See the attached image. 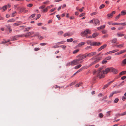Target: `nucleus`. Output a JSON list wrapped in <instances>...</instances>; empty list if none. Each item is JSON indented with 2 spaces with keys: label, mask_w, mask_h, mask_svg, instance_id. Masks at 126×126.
I'll return each mask as SVG.
<instances>
[{
  "label": "nucleus",
  "mask_w": 126,
  "mask_h": 126,
  "mask_svg": "<svg viewBox=\"0 0 126 126\" xmlns=\"http://www.w3.org/2000/svg\"><path fill=\"white\" fill-rule=\"evenodd\" d=\"M91 33V31L88 29H87L81 32L80 35L82 37H84L86 36L87 34H90Z\"/></svg>",
  "instance_id": "obj_4"
},
{
  "label": "nucleus",
  "mask_w": 126,
  "mask_h": 126,
  "mask_svg": "<svg viewBox=\"0 0 126 126\" xmlns=\"http://www.w3.org/2000/svg\"><path fill=\"white\" fill-rule=\"evenodd\" d=\"M120 25H122L123 26L126 25V22H124L123 23H120Z\"/></svg>",
  "instance_id": "obj_64"
},
{
  "label": "nucleus",
  "mask_w": 126,
  "mask_h": 126,
  "mask_svg": "<svg viewBox=\"0 0 126 126\" xmlns=\"http://www.w3.org/2000/svg\"><path fill=\"white\" fill-rule=\"evenodd\" d=\"M107 45L106 44L102 46L98 49L97 50L98 51H101L102 49H103L107 47Z\"/></svg>",
  "instance_id": "obj_15"
},
{
  "label": "nucleus",
  "mask_w": 126,
  "mask_h": 126,
  "mask_svg": "<svg viewBox=\"0 0 126 126\" xmlns=\"http://www.w3.org/2000/svg\"><path fill=\"white\" fill-rule=\"evenodd\" d=\"M117 41V39L116 38H114L113 39V40L110 41L112 43H115Z\"/></svg>",
  "instance_id": "obj_25"
},
{
  "label": "nucleus",
  "mask_w": 126,
  "mask_h": 126,
  "mask_svg": "<svg viewBox=\"0 0 126 126\" xmlns=\"http://www.w3.org/2000/svg\"><path fill=\"white\" fill-rule=\"evenodd\" d=\"M15 20L13 19L12 18L8 20L7 21V22L9 23V22H14L15 21Z\"/></svg>",
  "instance_id": "obj_20"
},
{
  "label": "nucleus",
  "mask_w": 126,
  "mask_h": 126,
  "mask_svg": "<svg viewBox=\"0 0 126 126\" xmlns=\"http://www.w3.org/2000/svg\"><path fill=\"white\" fill-rule=\"evenodd\" d=\"M31 28L30 27H28L27 28H25L26 30V31H28L29 30H30Z\"/></svg>",
  "instance_id": "obj_62"
},
{
  "label": "nucleus",
  "mask_w": 126,
  "mask_h": 126,
  "mask_svg": "<svg viewBox=\"0 0 126 126\" xmlns=\"http://www.w3.org/2000/svg\"><path fill=\"white\" fill-rule=\"evenodd\" d=\"M96 54V53L95 52H92L89 53L87 54H85L86 58L87 57H91L95 55Z\"/></svg>",
  "instance_id": "obj_7"
},
{
  "label": "nucleus",
  "mask_w": 126,
  "mask_h": 126,
  "mask_svg": "<svg viewBox=\"0 0 126 126\" xmlns=\"http://www.w3.org/2000/svg\"><path fill=\"white\" fill-rule=\"evenodd\" d=\"M76 57L79 58L78 59H76L73 61L70 62L66 64L67 66H69L70 65H74L82 63L83 61H81L83 59L86 58V56L85 55H79L77 56Z\"/></svg>",
  "instance_id": "obj_1"
},
{
  "label": "nucleus",
  "mask_w": 126,
  "mask_h": 126,
  "mask_svg": "<svg viewBox=\"0 0 126 126\" xmlns=\"http://www.w3.org/2000/svg\"><path fill=\"white\" fill-rule=\"evenodd\" d=\"M9 42V41H5V42L4 41H2V42H0V44H5Z\"/></svg>",
  "instance_id": "obj_40"
},
{
  "label": "nucleus",
  "mask_w": 126,
  "mask_h": 126,
  "mask_svg": "<svg viewBox=\"0 0 126 126\" xmlns=\"http://www.w3.org/2000/svg\"><path fill=\"white\" fill-rule=\"evenodd\" d=\"M83 69L84 68L83 67H82L80 69L78 70L76 72V73H79V72L81 71L82 70H83Z\"/></svg>",
  "instance_id": "obj_36"
},
{
  "label": "nucleus",
  "mask_w": 126,
  "mask_h": 126,
  "mask_svg": "<svg viewBox=\"0 0 126 126\" xmlns=\"http://www.w3.org/2000/svg\"><path fill=\"white\" fill-rule=\"evenodd\" d=\"M111 57L110 56H109L105 58V59L106 60H110L111 59Z\"/></svg>",
  "instance_id": "obj_48"
},
{
  "label": "nucleus",
  "mask_w": 126,
  "mask_h": 126,
  "mask_svg": "<svg viewBox=\"0 0 126 126\" xmlns=\"http://www.w3.org/2000/svg\"><path fill=\"white\" fill-rule=\"evenodd\" d=\"M85 43L84 42H81L78 45V46H82L84 45L85 44Z\"/></svg>",
  "instance_id": "obj_34"
},
{
  "label": "nucleus",
  "mask_w": 126,
  "mask_h": 126,
  "mask_svg": "<svg viewBox=\"0 0 126 126\" xmlns=\"http://www.w3.org/2000/svg\"><path fill=\"white\" fill-rule=\"evenodd\" d=\"M40 45L42 46H44L47 45V43H41L40 44Z\"/></svg>",
  "instance_id": "obj_63"
},
{
  "label": "nucleus",
  "mask_w": 126,
  "mask_h": 126,
  "mask_svg": "<svg viewBox=\"0 0 126 126\" xmlns=\"http://www.w3.org/2000/svg\"><path fill=\"white\" fill-rule=\"evenodd\" d=\"M102 68L99 69L97 71L94 72V74H97V77H99L100 78H103L105 77V75L104 74L103 70H102Z\"/></svg>",
  "instance_id": "obj_2"
},
{
  "label": "nucleus",
  "mask_w": 126,
  "mask_h": 126,
  "mask_svg": "<svg viewBox=\"0 0 126 126\" xmlns=\"http://www.w3.org/2000/svg\"><path fill=\"white\" fill-rule=\"evenodd\" d=\"M92 47L90 46H87L85 48V49L86 50L89 49H90L92 48Z\"/></svg>",
  "instance_id": "obj_33"
},
{
  "label": "nucleus",
  "mask_w": 126,
  "mask_h": 126,
  "mask_svg": "<svg viewBox=\"0 0 126 126\" xmlns=\"http://www.w3.org/2000/svg\"><path fill=\"white\" fill-rule=\"evenodd\" d=\"M98 33H94L92 34V37L93 38H95L98 35Z\"/></svg>",
  "instance_id": "obj_23"
},
{
  "label": "nucleus",
  "mask_w": 126,
  "mask_h": 126,
  "mask_svg": "<svg viewBox=\"0 0 126 126\" xmlns=\"http://www.w3.org/2000/svg\"><path fill=\"white\" fill-rule=\"evenodd\" d=\"M126 114V111L122 113H121V114H119V115H124Z\"/></svg>",
  "instance_id": "obj_49"
},
{
  "label": "nucleus",
  "mask_w": 126,
  "mask_h": 126,
  "mask_svg": "<svg viewBox=\"0 0 126 126\" xmlns=\"http://www.w3.org/2000/svg\"><path fill=\"white\" fill-rule=\"evenodd\" d=\"M107 60L105 59L104 60H103L102 61V64H105L107 63Z\"/></svg>",
  "instance_id": "obj_26"
},
{
  "label": "nucleus",
  "mask_w": 126,
  "mask_h": 126,
  "mask_svg": "<svg viewBox=\"0 0 126 126\" xmlns=\"http://www.w3.org/2000/svg\"><path fill=\"white\" fill-rule=\"evenodd\" d=\"M56 9V8L52 9L50 10V11H49V12L50 13L54 11Z\"/></svg>",
  "instance_id": "obj_50"
},
{
  "label": "nucleus",
  "mask_w": 126,
  "mask_h": 126,
  "mask_svg": "<svg viewBox=\"0 0 126 126\" xmlns=\"http://www.w3.org/2000/svg\"><path fill=\"white\" fill-rule=\"evenodd\" d=\"M115 11H113L110 14H107V16L108 17V18H111L113 14H115Z\"/></svg>",
  "instance_id": "obj_11"
},
{
  "label": "nucleus",
  "mask_w": 126,
  "mask_h": 126,
  "mask_svg": "<svg viewBox=\"0 0 126 126\" xmlns=\"http://www.w3.org/2000/svg\"><path fill=\"white\" fill-rule=\"evenodd\" d=\"M112 25H120V24L119 23H114L112 24Z\"/></svg>",
  "instance_id": "obj_41"
},
{
  "label": "nucleus",
  "mask_w": 126,
  "mask_h": 126,
  "mask_svg": "<svg viewBox=\"0 0 126 126\" xmlns=\"http://www.w3.org/2000/svg\"><path fill=\"white\" fill-rule=\"evenodd\" d=\"M105 6V5L104 4H102L99 7L100 9H101L104 8Z\"/></svg>",
  "instance_id": "obj_37"
},
{
  "label": "nucleus",
  "mask_w": 126,
  "mask_h": 126,
  "mask_svg": "<svg viewBox=\"0 0 126 126\" xmlns=\"http://www.w3.org/2000/svg\"><path fill=\"white\" fill-rule=\"evenodd\" d=\"M120 14L116 16L115 18V20H118L120 17Z\"/></svg>",
  "instance_id": "obj_32"
},
{
  "label": "nucleus",
  "mask_w": 126,
  "mask_h": 126,
  "mask_svg": "<svg viewBox=\"0 0 126 126\" xmlns=\"http://www.w3.org/2000/svg\"><path fill=\"white\" fill-rule=\"evenodd\" d=\"M117 35L118 37H121L124 36L125 34H121L119 33H117Z\"/></svg>",
  "instance_id": "obj_28"
},
{
  "label": "nucleus",
  "mask_w": 126,
  "mask_h": 126,
  "mask_svg": "<svg viewBox=\"0 0 126 126\" xmlns=\"http://www.w3.org/2000/svg\"><path fill=\"white\" fill-rule=\"evenodd\" d=\"M126 74V71H122L120 73V75H122Z\"/></svg>",
  "instance_id": "obj_43"
},
{
  "label": "nucleus",
  "mask_w": 126,
  "mask_h": 126,
  "mask_svg": "<svg viewBox=\"0 0 126 126\" xmlns=\"http://www.w3.org/2000/svg\"><path fill=\"white\" fill-rule=\"evenodd\" d=\"M79 51V49H77L76 50H75L73 52V54H76V53H77V52H78Z\"/></svg>",
  "instance_id": "obj_56"
},
{
  "label": "nucleus",
  "mask_w": 126,
  "mask_h": 126,
  "mask_svg": "<svg viewBox=\"0 0 126 126\" xmlns=\"http://www.w3.org/2000/svg\"><path fill=\"white\" fill-rule=\"evenodd\" d=\"M6 27L9 30V32L10 33L11 32H12V29L11 28V26H10L9 25H6Z\"/></svg>",
  "instance_id": "obj_21"
},
{
  "label": "nucleus",
  "mask_w": 126,
  "mask_h": 126,
  "mask_svg": "<svg viewBox=\"0 0 126 126\" xmlns=\"http://www.w3.org/2000/svg\"><path fill=\"white\" fill-rule=\"evenodd\" d=\"M81 66V64H79L78 65H77L75 67V69H78Z\"/></svg>",
  "instance_id": "obj_24"
},
{
  "label": "nucleus",
  "mask_w": 126,
  "mask_h": 126,
  "mask_svg": "<svg viewBox=\"0 0 126 126\" xmlns=\"http://www.w3.org/2000/svg\"><path fill=\"white\" fill-rule=\"evenodd\" d=\"M26 9V8H21L20 11L19 12V13H21L24 12V10Z\"/></svg>",
  "instance_id": "obj_29"
},
{
  "label": "nucleus",
  "mask_w": 126,
  "mask_h": 126,
  "mask_svg": "<svg viewBox=\"0 0 126 126\" xmlns=\"http://www.w3.org/2000/svg\"><path fill=\"white\" fill-rule=\"evenodd\" d=\"M121 14L122 15H125L126 14V12L124 11H122L121 12Z\"/></svg>",
  "instance_id": "obj_42"
},
{
  "label": "nucleus",
  "mask_w": 126,
  "mask_h": 126,
  "mask_svg": "<svg viewBox=\"0 0 126 126\" xmlns=\"http://www.w3.org/2000/svg\"><path fill=\"white\" fill-rule=\"evenodd\" d=\"M82 83V82H80L79 84L76 85L75 86L77 87H79L81 85Z\"/></svg>",
  "instance_id": "obj_39"
},
{
  "label": "nucleus",
  "mask_w": 126,
  "mask_h": 126,
  "mask_svg": "<svg viewBox=\"0 0 126 126\" xmlns=\"http://www.w3.org/2000/svg\"><path fill=\"white\" fill-rule=\"evenodd\" d=\"M87 43L88 45H90L91 46V45L92 44V43H91V41L90 40H88L86 42Z\"/></svg>",
  "instance_id": "obj_31"
},
{
  "label": "nucleus",
  "mask_w": 126,
  "mask_h": 126,
  "mask_svg": "<svg viewBox=\"0 0 126 126\" xmlns=\"http://www.w3.org/2000/svg\"><path fill=\"white\" fill-rule=\"evenodd\" d=\"M110 71L111 72V67L107 68L105 70H103L104 74H107Z\"/></svg>",
  "instance_id": "obj_12"
},
{
  "label": "nucleus",
  "mask_w": 126,
  "mask_h": 126,
  "mask_svg": "<svg viewBox=\"0 0 126 126\" xmlns=\"http://www.w3.org/2000/svg\"><path fill=\"white\" fill-rule=\"evenodd\" d=\"M33 6V4L30 3L27 5V6L29 7H31Z\"/></svg>",
  "instance_id": "obj_58"
},
{
  "label": "nucleus",
  "mask_w": 126,
  "mask_h": 126,
  "mask_svg": "<svg viewBox=\"0 0 126 126\" xmlns=\"http://www.w3.org/2000/svg\"><path fill=\"white\" fill-rule=\"evenodd\" d=\"M101 44V43L99 42H94L92 43V44L91 45V46H97L100 45Z\"/></svg>",
  "instance_id": "obj_6"
},
{
  "label": "nucleus",
  "mask_w": 126,
  "mask_h": 126,
  "mask_svg": "<svg viewBox=\"0 0 126 126\" xmlns=\"http://www.w3.org/2000/svg\"><path fill=\"white\" fill-rule=\"evenodd\" d=\"M22 22L21 21H19L16 23L14 24L13 25L15 26H17L20 24Z\"/></svg>",
  "instance_id": "obj_19"
},
{
  "label": "nucleus",
  "mask_w": 126,
  "mask_h": 126,
  "mask_svg": "<svg viewBox=\"0 0 126 126\" xmlns=\"http://www.w3.org/2000/svg\"><path fill=\"white\" fill-rule=\"evenodd\" d=\"M16 13V11H14L12 14V17H14L15 16V14Z\"/></svg>",
  "instance_id": "obj_45"
},
{
  "label": "nucleus",
  "mask_w": 126,
  "mask_h": 126,
  "mask_svg": "<svg viewBox=\"0 0 126 126\" xmlns=\"http://www.w3.org/2000/svg\"><path fill=\"white\" fill-rule=\"evenodd\" d=\"M118 50H119L118 49L114 50L112 51H109V52H107V53H106L105 54V55H108V54H111V53H114L118 51Z\"/></svg>",
  "instance_id": "obj_13"
},
{
  "label": "nucleus",
  "mask_w": 126,
  "mask_h": 126,
  "mask_svg": "<svg viewBox=\"0 0 126 126\" xmlns=\"http://www.w3.org/2000/svg\"><path fill=\"white\" fill-rule=\"evenodd\" d=\"M121 64L122 66H124L126 64V58L124 59L122 61Z\"/></svg>",
  "instance_id": "obj_18"
},
{
  "label": "nucleus",
  "mask_w": 126,
  "mask_h": 126,
  "mask_svg": "<svg viewBox=\"0 0 126 126\" xmlns=\"http://www.w3.org/2000/svg\"><path fill=\"white\" fill-rule=\"evenodd\" d=\"M126 99V97L125 96H123L122 97V99L123 101H125Z\"/></svg>",
  "instance_id": "obj_55"
},
{
  "label": "nucleus",
  "mask_w": 126,
  "mask_h": 126,
  "mask_svg": "<svg viewBox=\"0 0 126 126\" xmlns=\"http://www.w3.org/2000/svg\"><path fill=\"white\" fill-rule=\"evenodd\" d=\"M110 111H109L107 112L106 115L107 116H110Z\"/></svg>",
  "instance_id": "obj_51"
},
{
  "label": "nucleus",
  "mask_w": 126,
  "mask_h": 126,
  "mask_svg": "<svg viewBox=\"0 0 126 126\" xmlns=\"http://www.w3.org/2000/svg\"><path fill=\"white\" fill-rule=\"evenodd\" d=\"M24 35H16L14 37H12L11 38V39L12 41H14L17 40V38L23 37Z\"/></svg>",
  "instance_id": "obj_5"
},
{
  "label": "nucleus",
  "mask_w": 126,
  "mask_h": 126,
  "mask_svg": "<svg viewBox=\"0 0 126 126\" xmlns=\"http://www.w3.org/2000/svg\"><path fill=\"white\" fill-rule=\"evenodd\" d=\"M45 5H43L39 7V9L42 10L43 9H44L45 8Z\"/></svg>",
  "instance_id": "obj_46"
},
{
  "label": "nucleus",
  "mask_w": 126,
  "mask_h": 126,
  "mask_svg": "<svg viewBox=\"0 0 126 126\" xmlns=\"http://www.w3.org/2000/svg\"><path fill=\"white\" fill-rule=\"evenodd\" d=\"M114 81V80H113L109 82L107 84L104 86V87L103 88V89H105V88H107L110 84L111 83L113 82Z\"/></svg>",
  "instance_id": "obj_16"
},
{
  "label": "nucleus",
  "mask_w": 126,
  "mask_h": 126,
  "mask_svg": "<svg viewBox=\"0 0 126 126\" xmlns=\"http://www.w3.org/2000/svg\"><path fill=\"white\" fill-rule=\"evenodd\" d=\"M60 47H61L63 49H65L66 48V46L64 45H62L60 46Z\"/></svg>",
  "instance_id": "obj_54"
},
{
  "label": "nucleus",
  "mask_w": 126,
  "mask_h": 126,
  "mask_svg": "<svg viewBox=\"0 0 126 126\" xmlns=\"http://www.w3.org/2000/svg\"><path fill=\"white\" fill-rule=\"evenodd\" d=\"M124 45V44H120L119 45H117L116 46L117 47L121 48V47H123Z\"/></svg>",
  "instance_id": "obj_22"
},
{
  "label": "nucleus",
  "mask_w": 126,
  "mask_h": 126,
  "mask_svg": "<svg viewBox=\"0 0 126 126\" xmlns=\"http://www.w3.org/2000/svg\"><path fill=\"white\" fill-rule=\"evenodd\" d=\"M49 1L48 0H47L45 2H44L43 3V4H48Z\"/></svg>",
  "instance_id": "obj_44"
},
{
  "label": "nucleus",
  "mask_w": 126,
  "mask_h": 126,
  "mask_svg": "<svg viewBox=\"0 0 126 126\" xmlns=\"http://www.w3.org/2000/svg\"><path fill=\"white\" fill-rule=\"evenodd\" d=\"M119 100V99L118 98H116L114 99V102L115 103H116L118 102Z\"/></svg>",
  "instance_id": "obj_38"
},
{
  "label": "nucleus",
  "mask_w": 126,
  "mask_h": 126,
  "mask_svg": "<svg viewBox=\"0 0 126 126\" xmlns=\"http://www.w3.org/2000/svg\"><path fill=\"white\" fill-rule=\"evenodd\" d=\"M65 42V41H62L61 42H60L58 43H57L56 44L58 45H60L61 44H63Z\"/></svg>",
  "instance_id": "obj_47"
},
{
  "label": "nucleus",
  "mask_w": 126,
  "mask_h": 126,
  "mask_svg": "<svg viewBox=\"0 0 126 126\" xmlns=\"http://www.w3.org/2000/svg\"><path fill=\"white\" fill-rule=\"evenodd\" d=\"M121 92V91H114V92H113V93L114 94H116L120 93Z\"/></svg>",
  "instance_id": "obj_30"
},
{
  "label": "nucleus",
  "mask_w": 126,
  "mask_h": 126,
  "mask_svg": "<svg viewBox=\"0 0 126 126\" xmlns=\"http://www.w3.org/2000/svg\"><path fill=\"white\" fill-rule=\"evenodd\" d=\"M35 16V14H33L30 17V18H32L33 17H34Z\"/></svg>",
  "instance_id": "obj_53"
},
{
  "label": "nucleus",
  "mask_w": 126,
  "mask_h": 126,
  "mask_svg": "<svg viewBox=\"0 0 126 126\" xmlns=\"http://www.w3.org/2000/svg\"><path fill=\"white\" fill-rule=\"evenodd\" d=\"M37 17L36 18V19H35L36 20H37V19H38V18H39L41 16V15L40 14H38L37 15Z\"/></svg>",
  "instance_id": "obj_60"
},
{
  "label": "nucleus",
  "mask_w": 126,
  "mask_h": 126,
  "mask_svg": "<svg viewBox=\"0 0 126 126\" xmlns=\"http://www.w3.org/2000/svg\"><path fill=\"white\" fill-rule=\"evenodd\" d=\"M126 52V49L124 50H122L118 52H117L115 53V55H119L123 53H124Z\"/></svg>",
  "instance_id": "obj_10"
},
{
  "label": "nucleus",
  "mask_w": 126,
  "mask_h": 126,
  "mask_svg": "<svg viewBox=\"0 0 126 126\" xmlns=\"http://www.w3.org/2000/svg\"><path fill=\"white\" fill-rule=\"evenodd\" d=\"M111 72H112L114 74H116L118 73V70L115 68L111 67Z\"/></svg>",
  "instance_id": "obj_9"
},
{
  "label": "nucleus",
  "mask_w": 126,
  "mask_h": 126,
  "mask_svg": "<svg viewBox=\"0 0 126 126\" xmlns=\"http://www.w3.org/2000/svg\"><path fill=\"white\" fill-rule=\"evenodd\" d=\"M94 25L96 26L98 24L99 25L100 24V21L98 19H95L94 20Z\"/></svg>",
  "instance_id": "obj_17"
},
{
  "label": "nucleus",
  "mask_w": 126,
  "mask_h": 126,
  "mask_svg": "<svg viewBox=\"0 0 126 126\" xmlns=\"http://www.w3.org/2000/svg\"><path fill=\"white\" fill-rule=\"evenodd\" d=\"M63 31L59 32L58 33V35H61L63 33Z\"/></svg>",
  "instance_id": "obj_61"
},
{
  "label": "nucleus",
  "mask_w": 126,
  "mask_h": 126,
  "mask_svg": "<svg viewBox=\"0 0 126 126\" xmlns=\"http://www.w3.org/2000/svg\"><path fill=\"white\" fill-rule=\"evenodd\" d=\"M73 33L72 32H68L67 33H64L63 36L64 37H66L67 36H70L72 35Z\"/></svg>",
  "instance_id": "obj_14"
},
{
  "label": "nucleus",
  "mask_w": 126,
  "mask_h": 126,
  "mask_svg": "<svg viewBox=\"0 0 126 126\" xmlns=\"http://www.w3.org/2000/svg\"><path fill=\"white\" fill-rule=\"evenodd\" d=\"M102 58V57H99L98 58L95 57L92 58L90 60L92 61V62L89 65V66L90 67L98 62L101 60Z\"/></svg>",
  "instance_id": "obj_3"
},
{
  "label": "nucleus",
  "mask_w": 126,
  "mask_h": 126,
  "mask_svg": "<svg viewBox=\"0 0 126 126\" xmlns=\"http://www.w3.org/2000/svg\"><path fill=\"white\" fill-rule=\"evenodd\" d=\"M62 87H60L59 86H58L57 85H55V86H54L53 87V88H55V89H56L57 88H62Z\"/></svg>",
  "instance_id": "obj_57"
},
{
  "label": "nucleus",
  "mask_w": 126,
  "mask_h": 126,
  "mask_svg": "<svg viewBox=\"0 0 126 126\" xmlns=\"http://www.w3.org/2000/svg\"><path fill=\"white\" fill-rule=\"evenodd\" d=\"M99 117L100 118H102L103 116V114L102 113H100L99 114Z\"/></svg>",
  "instance_id": "obj_59"
},
{
  "label": "nucleus",
  "mask_w": 126,
  "mask_h": 126,
  "mask_svg": "<svg viewBox=\"0 0 126 126\" xmlns=\"http://www.w3.org/2000/svg\"><path fill=\"white\" fill-rule=\"evenodd\" d=\"M7 8V6H3L2 7V8L3 9V10L4 11Z\"/></svg>",
  "instance_id": "obj_52"
},
{
  "label": "nucleus",
  "mask_w": 126,
  "mask_h": 126,
  "mask_svg": "<svg viewBox=\"0 0 126 126\" xmlns=\"http://www.w3.org/2000/svg\"><path fill=\"white\" fill-rule=\"evenodd\" d=\"M34 32H29L26 33V34H23L24 35L23 37L24 36L26 37H28L34 34Z\"/></svg>",
  "instance_id": "obj_8"
},
{
  "label": "nucleus",
  "mask_w": 126,
  "mask_h": 126,
  "mask_svg": "<svg viewBox=\"0 0 126 126\" xmlns=\"http://www.w3.org/2000/svg\"><path fill=\"white\" fill-rule=\"evenodd\" d=\"M48 11V10L46 7L45 9L41 10V11L42 12H46Z\"/></svg>",
  "instance_id": "obj_27"
},
{
  "label": "nucleus",
  "mask_w": 126,
  "mask_h": 126,
  "mask_svg": "<svg viewBox=\"0 0 126 126\" xmlns=\"http://www.w3.org/2000/svg\"><path fill=\"white\" fill-rule=\"evenodd\" d=\"M73 40V39L72 38H71L70 39H67V42H71Z\"/></svg>",
  "instance_id": "obj_35"
}]
</instances>
